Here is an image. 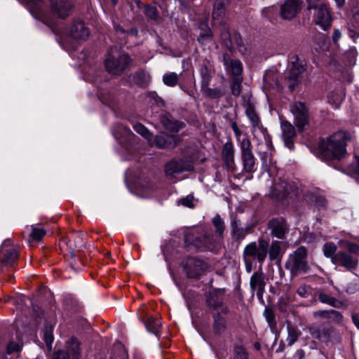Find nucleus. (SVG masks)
I'll use <instances>...</instances> for the list:
<instances>
[{
	"instance_id": "f257e3e1",
	"label": "nucleus",
	"mask_w": 359,
	"mask_h": 359,
	"mask_svg": "<svg viewBox=\"0 0 359 359\" xmlns=\"http://www.w3.org/2000/svg\"><path fill=\"white\" fill-rule=\"evenodd\" d=\"M348 139V133L339 131L322 140L319 143L320 158L325 161L341 159L346 154V142Z\"/></svg>"
},
{
	"instance_id": "f03ea898",
	"label": "nucleus",
	"mask_w": 359,
	"mask_h": 359,
	"mask_svg": "<svg viewBox=\"0 0 359 359\" xmlns=\"http://www.w3.org/2000/svg\"><path fill=\"white\" fill-rule=\"evenodd\" d=\"M130 62V59L128 54L111 50L107 55L104 65L108 73L119 75L128 67Z\"/></svg>"
},
{
	"instance_id": "7ed1b4c3",
	"label": "nucleus",
	"mask_w": 359,
	"mask_h": 359,
	"mask_svg": "<svg viewBox=\"0 0 359 359\" xmlns=\"http://www.w3.org/2000/svg\"><path fill=\"white\" fill-rule=\"evenodd\" d=\"M306 257L307 250L305 247L301 246L290 255L285 263V268L290 271L292 276L305 273L309 269Z\"/></svg>"
},
{
	"instance_id": "20e7f679",
	"label": "nucleus",
	"mask_w": 359,
	"mask_h": 359,
	"mask_svg": "<svg viewBox=\"0 0 359 359\" xmlns=\"http://www.w3.org/2000/svg\"><path fill=\"white\" fill-rule=\"evenodd\" d=\"M269 243L267 241L261 239L258 244L252 242L247 245L243 251V256L247 261L248 257L257 258L259 263L262 264L268 253Z\"/></svg>"
},
{
	"instance_id": "39448f33",
	"label": "nucleus",
	"mask_w": 359,
	"mask_h": 359,
	"mask_svg": "<svg viewBox=\"0 0 359 359\" xmlns=\"http://www.w3.org/2000/svg\"><path fill=\"white\" fill-rule=\"evenodd\" d=\"M18 259V251L13 247L11 239H6L0 246V265L11 266Z\"/></svg>"
},
{
	"instance_id": "423d86ee",
	"label": "nucleus",
	"mask_w": 359,
	"mask_h": 359,
	"mask_svg": "<svg viewBox=\"0 0 359 359\" xmlns=\"http://www.w3.org/2000/svg\"><path fill=\"white\" fill-rule=\"evenodd\" d=\"M332 263L352 272L357 269L359 262L355 255L345 251H338L332 257Z\"/></svg>"
},
{
	"instance_id": "0eeeda50",
	"label": "nucleus",
	"mask_w": 359,
	"mask_h": 359,
	"mask_svg": "<svg viewBox=\"0 0 359 359\" xmlns=\"http://www.w3.org/2000/svg\"><path fill=\"white\" fill-rule=\"evenodd\" d=\"M194 169L193 163L189 160L173 159L165 164V172L166 175L172 178L184 171H191Z\"/></svg>"
},
{
	"instance_id": "6e6552de",
	"label": "nucleus",
	"mask_w": 359,
	"mask_h": 359,
	"mask_svg": "<svg viewBox=\"0 0 359 359\" xmlns=\"http://www.w3.org/2000/svg\"><path fill=\"white\" fill-rule=\"evenodd\" d=\"M66 351H58L53 354V359H80V344L74 337L66 343Z\"/></svg>"
},
{
	"instance_id": "1a4fd4ad",
	"label": "nucleus",
	"mask_w": 359,
	"mask_h": 359,
	"mask_svg": "<svg viewBox=\"0 0 359 359\" xmlns=\"http://www.w3.org/2000/svg\"><path fill=\"white\" fill-rule=\"evenodd\" d=\"M298 194V188L294 183L279 180L274 184L273 195L280 198H294Z\"/></svg>"
},
{
	"instance_id": "9d476101",
	"label": "nucleus",
	"mask_w": 359,
	"mask_h": 359,
	"mask_svg": "<svg viewBox=\"0 0 359 359\" xmlns=\"http://www.w3.org/2000/svg\"><path fill=\"white\" fill-rule=\"evenodd\" d=\"M290 111L294 117V123L299 131H302L309 124L308 111L302 102H297L291 105Z\"/></svg>"
},
{
	"instance_id": "9b49d317",
	"label": "nucleus",
	"mask_w": 359,
	"mask_h": 359,
	"mask_svg": "<svg viewBox=\"0 0 359 359\" xmlns=\"http://www.w3.org/2000/svg\"><path fill=\"white\" fill-rule=\"evenodd\" d=\"M207 268V264L194 257L187 259L184 271L189 278H198Z\"/></svg>"
},
{
	"instance_id": "f8f14e48",
	"label": "nucleus",
	"mask_w": 359,
	"mask_h": 359,
	"mask_svg": "<svg viewBox=\"0 0 359 359\" xmlns=\"http://www.w3.org/2000/svg\"><path fill=\"white\" fill-rule=\"evenodd\" d=\"M50 4L53 13L62 19L70 15L74 8V0H50Z\"/></svg>"
},
{
	"instance_id": "ddd939ff",
	"label": "nucleus",
	"mask_w": 359,
	"mask_h": 359,
	"mask_svg": "<svg viewBox=\"0 0 359 359\" xmlns=\"http://www.w3.org/2000/svg\"><path fill=\"white\" fill-rule=\"evenodd\" d=\"M224 295V289H212L210 290L207 296L208 306L215 311H219L224 313H226L227 308L223 304Z\"/></svg>"
},
{
	"instance_id": "4468645a",
	"label": "nucleus",
	"mask_w": 359,
	"mask_h": 359,
	"mask_svg": "<svg viewBox=\"0 0 359 359\" xmlns=\"http://www.w3.org/2000/svg\"><path fill=\"white\" fill-rule=\"evenodd\" d=\"M250 289L254 294L256 292L257 298L263 302V295L265 292V275L262 271H255L250 277Z\"/></svg>"
},
{
	"instance_id": "2eb2a0df",
	"label": "nucleus",
	"mask_w": 359,
	"mask_h": 359,
	"mask_svg": "<svg viewBox=\"0 0 359 359\" xmlns=\"http://www.w3.org/2000/svg\"><path fill=\"white\" fill-rule=\"evenodd\" d=\"M302 0H285L280 6V16L285 20L294 18L302 9Z\"/></svg>"
},
{
	"instance_id": "dca6fc26",
	"label": "nucleus",
	"mask_w": 359,
	"mask_h": 359,
	"mask_svg": "<svg viewBox=\"0 0 359 359\" xmlns=\"http://www.w3.org/2000/svg\"><path fill=\"white\" fill-rule=\"evenodd\" d=\"M316 5V8H312L316 11L315 13L316 23L325 30L331 26L332 19L330 12L325 4L317 2Z\"/></svg>"
},
{
	"instance_id": "f3484780",
	"label": "nucleus",
	"mask_w": 359,
	"mask_h": 359,
	"mask_svg": "<svg viewBox=\"0 0 359 359\" xmlns=\"http://www.w3.org/2000/svg\"><path fill=\"white\" fill-rule=\"evenodd\" d=\"M184 242L186 244H193L197 248L201 247L211 248L214 243V236L212 233H205L199 238L198 236L189 233L184 236Z\"/></svg>"
},
{
	"instance_id": "a211bd4d",
	"label": "nucleus",
	"mask_w": 359,
	"mask_h": 359,
	"mask_svg": "<svg viewBox=\"0 0 359 359\" xmlns=\"http://www.w3.org/2000/svg\"><path fill=\"white\" fill-rule=\"evenodd\" d=\"M271 235L279 239H283L289 228L285 219L283 217L274 218L268 224Z\"/></svg>"
},
{
	"instance_id": "6ab92c4d",
	"label": "nucleus",
	"mask_w": 359,
	"mask_h": 359,
	"mask_svg": "<svg viewBox=\"0 0 359 359\" xmlns=\"http://www.w3.org/2000/svg\"><path fill=\"white\" fill-rule=\"evenodd\" d=\"M282 138L285 145L290 149H294L293 140L296 136V132L293 125L287 121H282L280 123Z\"/></svg>"
},
{
	"instance_id": "aec40b11",
	"label": "nucleus",
	"mask_w": 359,
	"mask_h": 359,
	"mask_svg": "<svg viewBox=\"0 0 359 359\" xmlns=\"http://www.w3.org/2000/svg\"><path fill=\"white\" fill-rule=\"evenodd\" d=\"M243 106L245 109V114L249 118L252 127V132L254 133L257 130H262L263 126L262 124L260 118L255 110L254 104L251 103L250 100H248L245 101Z\"/></svg>"
},
{
	"instance_id": "412c9836",
	"label": "nucleus",
	"mask_w": 359,
	"mask_h": 359,
	"mask_svg": "<svg viewBox=\"0 0 359 359\" xmlns=\"http://www.w3.org/2000/svg\"><path fill=\"white\" fill-rule=\"evenodd\" d=\"M68 34L76 40H86L88 38L90 31L83 22H75L69 27Z\"/></svg>"
},
{
	"instance_id": "4be33fe9",
	"label": "nucleus",
	"mask_w": 359,
	"mask_h": 359,
	"mask_svg": "<svg viewBox=\"0 0 359 359\" xmlns=\"http://www.w3.org/2000/svg\"><path fill=\"white\" fill-rule=\"evenodd\" d=\"M223 62L227 72L234 77H241L243 65L240 60L231 58L227 54L223 55Z\"/></svg>"
},
{
	"instance_id": "5701e85b",
	"label": "nucleus",
	"mask_w": 359,
	"mask_h": 359,
	"mask_svg": "<svg viewBox=\"0 0 359 359\" xmlns=\"http://www.w3.org/2000/svg\"><path fill=\"white\" fill-rule=\"evenodd\" d=\"M234 154L233 143L231 142H226L222 151V156L228 168H232L234 165Z\"/></svg>"
},
{
	"instance_id": "b1692460",
	"label": "nucleus",
	"mask_w": 359,
	"mask_h": 359,
	"mask_svg": "<svg viewBox=\"0 0 359 359\" xmlns=\"http://www.w3.org/2000/svg\"><path fill=\"white\" fill-rule=\"evenodd\" d=\"M309 331L313 338L322 341H327L330 338L333 329L331 327H310Z\"/></svg>"
},
{
	"instance_id": "393cba45",
	"label": "nucleus",
	"mask_w": 359,
	"mask_h": 359,
	"mask_svg": "<svg viewBox=\"0 0 359 359\" xmlns=\"http://www.w3.org/2000/svg\"><path fill=\"white\" fill-rule=\"evenodd\" d=\"M228 4V0H216L212 11V19L218 22L223 21L226 16V6Z\"/></svg>"
},
{
	"instance_id": "a878e982",
	"label": "nucleus",
	"mask_w": 359,
	"mask_h": 359,
	"mask_svg": "<svg viewBox=\"0 0 359 359\" xmlns=\"http://www.w3.org/2000/svg\"><path fill=\"white\" fill-rule=\"evenodd\" d=\"M239 220L236 218L231 221V233L236 240H243L249 233V228H242L240 226Z\"/></svg>"
},
{
	"instance_id": "bb28decb",
	"label": "nucleus",
	"mask_w": 359,
	"mask_h": 359,
	"mask_svg": "<svg viewBox=\"0 0 359 359\" xmlns=\"http://www.w3.org/2000/svg\"><path fill=\"white\" fill-rule=\"evenodd\" d=\"M163 126L170 132L177 133L182 128L183 124L177 121H175L170 116L165 115L161 118Z\"/></svg>"
},
{
	"instance_id": "cd10ccee",
	"label": "nucleus",
	"mask_w": 359,
	"mask_h": 359,
	"mask_svg": "<svg viewBox=\"0 0 359 359\" xmlns=\"http://www.w3.org/2000/svg\"><path fill=\"white\" fill-rule=\"evenodd\" d=\"M318 299L321 303L328 304L335 308H341L343 306V302L330 294L320 292L318 293Z\"/></svg>"
},
{
	"instance_id": "c85d7f7f",
	"label": "nucleus",
	"mask_w": 359,
	"mask_h": 359,
	"mask_svg": "<svg viewBox=\"0 0 359 359\" xmlns=\"http://www.w3.org/2000/svg\"><path fill=\"white\" fill-rule=\"evenodd\" d=\"M243 170L247 172H253L255 169V158L252 153L241 155Z\"/></svg>"
},
{
	"instance_id": "c756f323",
	"label": "nucleus",
	"mask_w": 359,
	"mask_h": 359,
	"mask_svg": "<svg viewBox=\"0 0 359 359\" xmlns=\"http://www.w3.org/2000/svg\"><path fill=\"white\" fill-rule=\"evenodd\" d=\"M292 60H293L291 62L290 71L301 76L302 74L305 71V63L297 56H294Z\"/></svg>"
},
{
	"instance_id": "7c9ffc66",
	"label": "nucleus",
	"mask_w": 359,
	"mask_h": 359,
	"mask_svg": "<svg viewBox=\"0 0 359 359\" xmlns=\"http://www.w3.org/2000/svg\"><path fill=\"white\" fill-rule=\"evenodd\" d=\"M206 86L204 88H201L203 95L206 98L217 99L224 95V92L219 88H211Z\"/></svg>"
},
{
	"instance_id": "2f4dec72",
	"label": "nucleus",
	"mask_w": 359,
	"mask_h": 359,
	"mask_svg": "<svg viewBox=\"0 0 359 359\" xmlns=\"http://www.w3.org/2000/svg\"><path fill=\"white\" fill-rule=\"evenodd\" d=\"M313 40L316 45V50L317 51H325L328 48V41L325 34H316Z\"/></svg>"
},
{
	"instance_id": "473e14b6",
	"label": "nucleus",
	"mask_w": 359,
	"mask_h": 359,
	"mask_svg": "<svg viewBox=\"0 0 359 359\" xmlns=\"http://www.w3.org/2000/svg\"><path fill=\"white\" fill-rule=\"evenodd\" d=\"M226 330V320L219 313L214 315V330L217 334H222Z\"/></svg>"
},
{
	"instance_id": "72a5a7b5",
	"label": "nucleus",
	"mask_w": 359,
	"mask_h": 359,
	"mask_svg": "<svg viewBox=\"0 0 359 359\" xmlns=\"http://www.w3.org/2000/svg\"><path fill=\"white\" fill-rule=\"evenodd\" d=\"M200 76L201 79V88H204L209 86L211 81V71L205 65H202L200 69Z\"/></svg>"
},
{
	"instance_id": "f704fd0d",
	"label": "nucleus",
	"mask_w": 359,
	"mask_h": 359,
	"mask_svg": "<svg viewBox=\"0 0 359 359\" xmlns=\"http://www.w3.org/2000/svg\"><path fill=\"white\" fill-rule=\"evenodd\" d=\"M287 342L288 346H291L294 344V343L298 339L301 334V332L295 327L292 325H288L287 327Z\"/></svg>"
},
{
	"instance_id": "c9c22d12",
	"label": "nucleus",
	"mask_w": 359,
	"mask_h": 359,
	"mask_svg": "<svg viewBox=\"0 0 359 359\" xmlns=\"http://www.w3.org/2000/svg\"><path fill=\"white\" fill-rule=\"evenodd\" d=\"M178 81L179 76L175 72H169L163 76V82L167 86L175 87Z\"/></svg>"
},
{
	"instance_id": "e433bc0d",
	"label": "nucleus",
	"mask_w": 359,
	"mask_h": 359,
	"mask_svg": "<svg viewBox=\"0 0 359 359\" xmlns=\"http://www.w3.org/2000/svg\"><path fill=\"white\" fill-rule=\"evenodd\" d=\"M133 128L137 133L143 136L149 144H153L152 135L144 126L141 123H136L133 125Z\"/></svg>"
},
{
	"instance_id": "4c0bfd02",
	"label": "nucleus",
	"mask_w": 359,
	"mask_h": 359,
	"mask_svg": "<svg viewBox=\"0 0 359 359\" xmlns=\"http://www.w3.org/2000/svg\"><path fill=\"white\" fill-rule=\"evenodd\" d=\"M145 325L149 332L157 335L159 332L161 323L159 320L149 317L145 323Z\"/></svg>"
},
{
	"instance_id": "58836bf2",
	"label": "nucleus",
	"mask_w": 359,
	"mask_h": 359,
	"mask_svg": "<svg viewBox=\"0 0 359 359\" xmlns=\"http://www.w3.org/2000/svg\"><path fill=\"white\" fill-rule=\"evenodd\" d=\"M54 340V337L53 334V327L46 326L43 330V341L46 344L47 348L48 351L52 350V344Z\"/></svg>"
},
{
	"instance_id": "ea45409f",
	"label": "nucleus",
	"mask_w": 359,
	"mask_h": 359,
	"mask_svg": "<svg viewBox=\"0 0 359 359\" xmlns=\"http://www.w3.org/2000/svg\"><path fill=\"white\" fill-rule=\"evenodd\" d=\"M269 259L271 261L276 260L279 258L280 252V244L278 241H273L269 250L268 249Z\"/></svg>"
},
{
	"instance_id": "a19ab883",
	"label": "nucleus",
	"mask_w": 359,
	"mask_h": 359,
	"mask_svg": "<svg viewBox=\"0 0 359 359\" xmlns=\"http://www.w3.org/2000/svg\"><path fill=\"white\" fill-rule=\"evenodd\" d=\"M134 79L135 83L141 87H146L149 83V76L142 71L136 72Z\"/></svg>"
},
{
	"instance_id": "79ce46f5",
	"label": "nucleus",
	"mask_w": 359,
	"mask_h": 359,
	"mask_svg": "<svg viewBox=\"0 0 359 359\" xmlns=\"http://www.w3.org/2000/svg\"><path fill=\"white\" fill-rule=\"evenodd\" d=\"M152 143L151 146L154 145L160 149L165 148L170 144L164 135H158L154 138L152 137Z\"/></svg>"
},
{
	"instance_id": "37998d69",
	"label": "nucleus",
	"mask_w": 359,
	"mask_h": 359,
	"mask_svg": "<svg viewBox=\"0 0 359 359\" xmlns=\"http://www.w3.org/2000/svg\"><path fill=\"white\" fill-rule=\"evenodd\" d=\"M212 223L215 228V231L219 234V237H222L224 231V222L219 215H216L212 219Z\"/></svg>"
},
{
	"instance_id": "c03bdc74",
	"label": "nucleus",
	"mask_w": 359,
	"mask_h": 359,
	"mask_svg": "<svg viewBox=\"0 0 359 359\" xmlns=\"http://www.w3.org/2000/svg\"><path fill=\"white\" fill-rule=\"evenodd\" d=\"M242 77H234L231 84V93L235 96H238L241 93Z\"/></svg>"
},
{
	"instance_id": "a18cd8bd",
	"label": "nucleus",
	"mask_w": 359,
	"mask_h": 359,
	"mask_svg": "<svg viewBox=\"0 0 359 359\" xmlns=\"http://www.w3.org/2000/svg\"><path fill=\"white\" fill-rule=\"evenodd\" d=\"M46 231L44 229H43L41 228H38L34 226H32V231L30 233V237L33 240L39 242L42 240L43 236L46 235Z\"/></svg>"
},
{
	"instance_id": "49530a36",
	"label": "nucleus",
	"mask_w": 359,
	"mask_h": 359,
	"mask_svg": "<svg viewBox=\"0 0 359 359\" xmlns=\"http://www.w3.org/2000/svg\"><path fill=\"white\" fill-rule=\"evenodd\" d=\"M337 247L333 243H326L323 247V253L326 257L331 258L332 262V257L337 252H336Z\"/></svg>"
},
{
	"instance_id": "de8ad7c7",
	"label": "nucleus",
	"mask_w": 359,
	"mask_h": 359,
	"mask_svg": "<svg viewBox=\"0 0 359 359\" xmlns=\"http://www.w3.org/2000/svg\"><path fill=\"white\" fill-rule=\"evenodd\" d=\"M240 142V149L241 155L248 153H252V144L248 137H243Z\"/></svg>"
},
{
	"instance_id": "09e8293b",
	"label": "nucleus",
	"mask_w": 359,
	"mask_h": 359,
	"mask_svg": "<svg viewBox=\"0 0 359 359\" xmlns=\"http://www.w3.org/2000/svg\"><path fill=\"white\" fill-rule=\"evenodd\" d=\"M300 79L301 76L290 71L289 75L287 78V82L289 86V88L291 90L294 89L299 83Z\"/></svg>"
},
{
	"instance_id": "8fccbe9b",
	"label": "nucleus",
	"mask_w": 359,
	"mask_h": 359,
	"mask_svg": "<svg viewBox=\"0 0 359 359\" xmlns=\"http://www.w3.org/2000/svg\"><path fill=\"white\" fill-rule=\"evenodd\" d=\"M248 354L242 346H236L232 359H248Z\"/></svg>"
},
{
	"instance_id": "3c124183",
	"label": "nucleus",
	"mask_w": 359,
	"mask_h": 359,
	"mask_svg": "<svg viewBox=\"0 0 359 359\" xmlns=\"http://www.w3.org/2000/svg\"><path fill=\"white\" fill-rule=\"evenodd\" d=\"M276 8L273 6H269L266 7L262 11V15L272 21L273 19H275L276 15Z\"/></svg>"
},
{
	"instance_id": "603ef678",
	"label": "nucleus",
	"mask_w": 359,
	"mask_h": 359,
	"mask_svg": "<svg viewBox=\"0 0 359 359\" xmlns=\"http://www.w3.org/2000/svg\"><path fill=\"white\" fill-rule=\"evenodd\" d=\"M212 36V32L210 29H208L203 34H201L198 38V42L205 45L208 41H210Z\"/></svg>"
},
{
	"instance_id": "864d4df0",
	"label": "nucleus",
	"mask_w": 359,
	"mask_h": 359,
	"mask_svg": "<svg viewBox=\"0 0 359 359\" xmlns=\"http://www.w3.org/2000/svg\"><path fill=\"white\" fill-rule=\"evenodd\" d=\"M145 14L152 20H157L158 17L157 9L153 6H145Z\"/></svg>"
},
{
	"instance_id": "5fc2aeb1",
	"label": "nucleus",
	"mask_w": 359,
	"mask_h": 359,
	"mask_svg": "<svg viewBox=\"0 0 359 359\" xmlns=\"http://www.w3.org/2000/svg\"><path fill=\"white\" fill-rule=\"evenodd\" d=\"M116 131L118 135L121 137H128L131 134V131L129 128L123 126V125L118 124L116 126Z\"/></svg>"
},
{
	"instance_id": "6e6d98bb",
	"label": "nucleus",
	"mask_w": 359,
	"mask_h": 359,
	"mask_svg": "<svg viewBox=\"0 0 359 359\" xmlns=\"http://www.w3.org/2000/svg\"><path fill=\"white\" fill-rule=\"evenodd\" d=\"M329 319L337 323H341L343 321V316L339 311L332 309L329 314Z\"/></svg>"
},
{
	"instance_id": "4d7b16f0",
	"label": "nucleus",
	"mask_w": 359,
	"mask_h": 359,
	"mask_svg": "<svg viewBox=\"0 0 359 359\" xmlns=\"http://www.w3.org/2000/svg\"><path fill=\"white\" fill-rule=\"evenodd\" d=\"M311 292V287L309 285H301L298 287L297 290V293L303 298H306L309 297Z\"/></svg>"
},
{
	"instance_id": "13d9d810",
	"label": "nucleus",
	"mask_w": 359,
	"mask_h": 359,
	"mask_svg": "<svg viewBox=\"0 0 359 359\" xmlns=\"http://www.w3.org/2000/svg\"><path fill=\"white\" fill-rule=\"evenodd\" d=\"M233 40L234 43L236 45L240 52L244 53L245 51H246L247 49L244 45V42L239 35L236 34L233 36Z\"/></svg>"
},
{
	"instance_id": "bf43d9fd",
	"label": "nucleus",
	"mask_w": 359,
	"mask_h": 359,
	"mask_svg": "<svg viewBox=\"0 0 359 359\" xmlns=\"http://www.w3.org/2000/svg\"><path fill=\"white\" fill-rule=\"evenodd\" d=\"M358 290H359V283L357 282H355V281L350 283L347 285L346 289V292H348L349 294H354Z\"/></svg>"
},
{
	"instance_id": "052dcab7",
	"label": "nucleus",
	"mask_w": 359,
	"mask_h": 359,
	"mask_svg": "<svg viewBox=\"0 0 359 359\" xmlns=\"http://www.w3.org/2000/svg\"><path fill=\"white\" fill-rule=\"evenodd\" d=\"M194 197L192 196H187L185 198H183L180 199V203L183 205L184 206L188 207V208H193L194 207V203H193Z\"/></svg>"
},
{
	"instance_id": "680f3d73",
	"label": "nucleus",
	"mask_w": 359,
	"mask_h": 359,
	"mask_svg": "<svg viewBox=\"0 0 359 359\" xmlns=\"http://www.w3.org/2000/svg\"><path fill=\"white\" fill-rule=\"evenodd\" d=\"M330 313V310H318L313 313V316L316 318H329V314Z\"/></svg>"
},
{
	"instance_id": "e2e57ef3",
	"label": "nucleus",
	"mask_w": 359,
	"mask_h": 359,
	"mask_svg": "<svg viewBox=\"0 0 359 359\" xmlns=\"http://www.w3.org/2000/svg\"><path fill=\"white\" fill-rule=\"evenodd\" d=\"M20 348V347L18 344L11 342V343L8 344L7 346V348H6L7 353L11 354L14 352H18V351H19Z\"/></svg>"
},
{
	"instance_id": "0e129e2a",
	"label": "nucleus",
	"mask_w": 359,
	"mask_h": 359,
	"mask_svg": "<svg viewBox=\"0 0 359 359\" xmlns=\"http://www.w3.org/2000/svg\"><path fill=\"white\" fill-rule=\"evenodd\" d=\"M348 253L356 254L359 251V245L353 243H347Z\"/></svg>"
},
{
	"instance_id": "69168bd1",
	"label": "nucleus",
	"mask_w": 359,
	"mask_h": 359,
	"mask_svg": "<svg viewBox=\"0 0 359 359\" xmlns=\"http://www.w3.org/2000/svg\"><path fill=\"white\" fill-rule=\"evenodd\" d=\"M345 94L343 90L341 91L340 95L336 100H332V95H329L328 99L330 102H333L336 105H339L344 98Z\"/></svg>"
},
{
	"instance_id": "338daca9",
	"label": "nucleus",
	"mask_w": 359,
	"mask_h": 359,
	"mask_svg": "<svg viewBox=\"0 0 359 359\" xmlns=\"http://www.w3.org/2000/svg\"><path fill=\"white\" fill-rule=\"evenodd\" d=\"M266 319L271 326L275 324V316L273 311H266Z\"/></svg>"
},
{
	"instance_id": "774afa93",
	"label": "nucleus",
	"mask_w": 359,
	"mask_h": 359,
	"mask_svg": "<svg viewBox=\"0 0 359 359\" xmlns=\"http://www.w3.org/2000/svg\"><path fill=\"white\" fill-rule=\"evenodd\" d=\"M222 39L225 42L226 45L228 46L227 40L230 39V34L227 30V29L223 26V31L221 34Z\"/></svg>"
}]
</instances>
